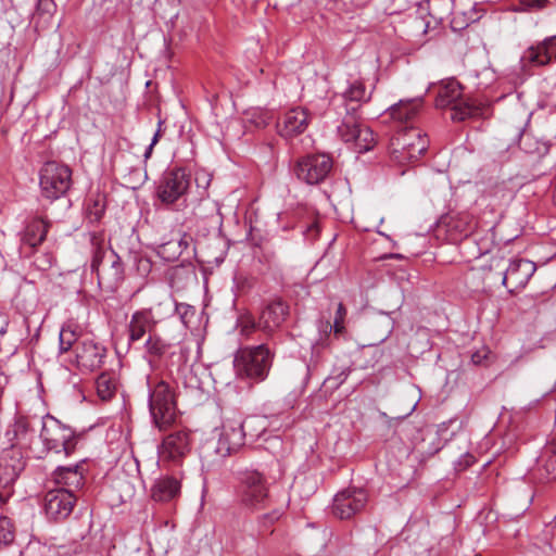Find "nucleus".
<instances>
[{"label":"nucleus","mask_w":556,"mask_h":556,"mask_svg":"<svg viewBox=\"0 0 556 556\" xmlns=\"http://www.w3.org/2000/svg\"><path fill=\"white\" fill-rule=\"evenodd\" d=\"M288 315L289 305L280 299L273 300L262 309L258 328L271 336L283 324Z\"/></svg>","instance_id":"412c9836"},{"label":"nucleus","mask_w":556,"mask_h":556,"mask_svg":"<svg viewBox=\"0 0 556 556\" xmlns=\"http://www.w3.org/2000/svg\"><path fill=\"white\" fill-rule=\"evenodd\" d=\"M22 552L18 547H14V551H13V556H21ZM0 556H7V552L3 551V552H0Z\"/></svg>","instance_id":"864d4df0"},{"label":"nucleus","mask_w":556,"mask_h":556,"mask_svg":"<svg viewBox=\"0 0 556 556\" xmlns=\"http://www.w3.org/2000/svg\"><path fill=\"white\" fill-rule=\"evenodd\" d=\"M329 349V336L324 333L312 345L311 358L307 363V371L316 370L325 361V354Z\"/></svg>","instance_id":"7c9ffc66"},{"label":"nucleus","mask_w":556,"mask_h":556,"mask_svg":"<svg viewBox=\"0 0 556 556\" xmlns=\"http://www.w3.org/2000/svg\"><path fill=\"white\" fill-rule=\"evenodd\" d=\"M50 222L42 217H31L26 222L24 230L21 232L20 253L29 257L35 250L46 240Z\"/></svg>","instance_id":"a211bd4d"},{"label":"nucleus","mask_w":556,"mask_h":556,"mask_svg":"<svg viewBox=\"0 0 556 556\" xmlns=\"http://www.w3.org/2000/svg\"><path fill=\"white\" fill-rule=\"evenodd\" d=\"M268 115L267 113H260L258 119L254 121L256 127H265L268 124Z\"/></svg>","instance_id":"603ef678"},{"label":"nucleus","mask_w":556,"mask_h":556,"mask_svg":"<svg viewBox=\"0 0 556 556\" xmlns=\"http://www.w3.org/2000/svg\"><path fill=\"white\" fill-rule=\"evenodd\" d=\"M553 198H554V202H555V204H556V186H555V190H554V195H553Z\"/></svg>","instance_id":"13d9d810"},{"label":"nucleus","mask_w":556,"mask_h":556,"mask_svg":"<svg viewBox=\"0 0 556 556\" xmlns=\"http://www.w3.org/2000/svg\"><path fill=\"white\" fill-rule=\"evenodd\" d=\"M72 186V169L55 161L46 162L39 170V187L43 198L54 201L67 193Z\"/></svg>","instance_id":"6e6552de"},{"label":"nucleus","mask_w":556,"mask_h":556,"mask_svg":"<svg viewBox=\"0 0 556 556\" xmlns=\"http://www.w3.org/2000/svg\"><path fill=\"white\" fill-rule=\"evenodd\" d=\"M148 406L153 424L160 430L170 427L177 417L173 387L163 379H148Z\"/></svg>","instance_id":"20e7f679"},{"label":"nucleus","mask_w":556,"mask_h":556,"mask_svg":"<svg viewBox=\"0 0 556 556\" xmlns=\"http://www.w3.org/2000/svg\"><path fill=\"white\" fill-rule=\"evenodd\" d=\"M473 228L472 216L466 212H457L441 217L438 231L439 233L444 232L450 242L457 243L462 239L467 238Z\"/></svg>","instance_id":"f3484780"},{"label":"nucleus","mask_w":556,"mask_h":556,"mask_svg":"<svg viewBox=\"0 0 556 556\" xmlns=\"http://www.w3.org/2000/svg\"><path fill=\"white\" fill-rule=\"evenodd\" d=\"M15 538V528L12 520L5 516H0V547L9 546Z\"/></svg>","instance_id":"e433bc0d"},{"label":"nucleus","mask_w":556,"mask_h":556,"mask_svg":"<svg viewBox=\"0 0 556 556\" xmlns=\"http://www.w3.org/2000/svg\"><path fill=\"white\" fill-rule=\"evenodd\" d=\"M98 395L102 400H110L116 391L115 380L105 372H102L96 381Z\"/></svg>","instance_id":"72a5a7b5"},{"label":"nucleus","mask_w":556,"mask_h":556,"mask_svg":"<svg viewBox=\"0 0 556 556\" xmlns=\"http://www.w3.org/2000/svg\"><path fill=\"white\" fill-rule=\"evenodd\" d=\"M91 270L96 273L99 286L106 290H115L124 280L122 260L113 250L96 249Z\"/></svg>","instance_id":"1a4fd4ad"},{"label":"nucleus","mask_w":556,"mask_h":556,"mask_svg":"<svg viewBox=\"0 0 556 556\" xmlns=\"http://www.w3.org/2000/svg\"><path fill=\"white\" fill-rule=\"evenodd\" d=\"M429 90L435 92V106L450 109L451 118L455 122H463L466 118L476 116L480 110L463 97L460 84L454 79L442 80L431 84Z\"/></svg>","instance_id":"39448f33"},{"label":"nucleus","mask_w":556,"mask_h":556,"mask_svg":"<svg viewBox=\"0 0 556 556\" xmlns=\"http://www.w3.org/2000/svg\"><path fill=\"white\" fill-rule=\"evenodd\" d=\"M523 59L534 65H546L556 59V35L544 39L534 47H530Z\"/></svg>","instance_id":"cd10ccee"},{"label":"nucleus","mask_w":556,"mask_h":556,"mask_svg":"<svg viewBox=\"0 0 556 556\" xmlns=\"http://www.w3.org/2000/svg\"><path fill=\"white\" fill-rule=\"evenodd\" d=\"M546 128L553 138H556V114L551 115L546 121Z\"/></svg>","instance_id":"09e8293b"},{"label":"nucleus","mask_w":556,"mask_h":556,"mask_svg":"<svg viewBox=\"0 0 556 556\" xmlns=\"http://www.w3.org/2000/svg\"><path fill=\"white\" fill-rule=\"evenodd\" d=\"M546 2H547V0H534L533 5L541 9V8L545 7Z\"/></svg>","instance_id":"5fc2aeb1"},{"label":"nucleus","mask_w":556,"mask_h":556,"mask_svg":"<svg viewBox=\"0 0 556 556\" xmlns=\"http://www.w3.org/2000/svg\"><path fill=\"white\" fill-rule=\"evenodd\" d=\"M282 516V511L278 508H275L273 509L269 513H266V514H263L258 517V523L267 529L269 528L271 525H274L276 521H278L280 519V517Z\"/></svg>","instance_id":"ea45409f"},{"label":"nucleus","mask_w":556,"mask_h":556,"mask_svg":"<svg viewBox=\"0 0 556 556\" xmlns=\"http://www.w3.org/2000/svg\"><path fill=\"white\" fill-rule=\"evenodd\" d=\"M56 5L53 0H38L37 2V13L46 14L48 16H52L55 12Z\"/></svg>","instance_id":"37998d69"},{"label":"nucleus","mask_w":556,"mask_h":556,"mask_svg":"<svg viewBox=\"0 0 556 556\" xmlns=\"http://www.w3.org/2000/svg\"><path fill=\"white\" fill-rule=\"evenodd\" d=\"M291 228H293V226H290V227L289 226H283L282 227L283 230H288V229H291Z\"/></svg>","instance_id":"bf43d9fd"},{"label":"nucleus","mask_w":556,"mask_h":556,"mask_svg":"<svg viewBox=\"0 0 556 556\" xmlns=\"http://www.w3.org/2000/svg\"><path fill=\"white\" fill-rule=\"evenodd\" d=\"M157 254L166 262H175L181 256V249L176 239H170L159 245Z\"/></svg>","instance_id":"c9c22d12"},{"label":"nucleus","mask_w":556,"mask_h":556,"mask_svg":"<svg viewBox=\"0 0 556 556\" xmlns=\"http://www.w3.org/2000/svg\"><path fill=\"white\" fill-rule=\"evenodd\" d=\"M79 438V433L56 418L47 416L42 419L40 439L47 451L70 456L75 452Z\"/></svg>","instance_id":"0eeeda50"},{"label":"nucleus","mask_w":556,"mask_h":556,"mask_svg":"<svg viewBox=\"0 0 556 556\" xmlns=\"http://www.w3.org/2000/svg\"><path fill=\"white\" fill-rule=\"evenodd\" d=\"M179 242L181 249V255L186 254L187 258H190L194 252L192 245L193 239L190 235L184 233L180 238L176 239Z\"/></svg>","instance_id":"a19ab883"},{"label":"nucleus","mask_w":556,"mask_h":556,"mask_svg":"<svg viewBox=\"0 0 556 556\" xmlns=\"http://www.w3.org/2000/svg\"><path fill=\"white\" fill-rule=\"evenodd\" d=\"M532 476L542 483L556 480V441L548 442L541 450Z\"/></svg>","instance_id":"5701e85b"},{"label":"nucleus","mask_w":556,"mask_h":556,"mask_svg":"<svg viewBox=\"0 0 556 556\" xmlns=\"http://www.w3.org/2000/svg\"><path fill=\"white\" fill-rule=\"evenodd\" d=\"M308 123L309 115L305 109H292L285 114L281 123H278V132L281 137L292 138L304 132Z\"/></svg>","instance_id":"393cba45"},{"label":"nucleus","mask_w":556,"mask_h":556,"mask_svg":"<svg viewBox=\"0 0 556 556\" xmlns=\"http://www.w3.org/2000/svg\"><path fill=\"white\" fill-rule=\"evenodd\" d=\"M190 182L191 177L185 168L167 169L162 175L156 188L159 200L166 205H174L180 201L185 203Z\"/></svg>","instance_id":"9d476101"},{"label":"nucleus","mask_w":556,"mask_h":556,"mask_svg":"<svg viewBox=\"0 0 556 556\" xmlns=\"http://www.w3.org/2000/svg\"><path fill=\"white\" fill-rule=\"evenodd\" d=\"M185 386L186 388H190L192 390H201V381L193 375L192 370H190L189 375L185 377Z\"/></svg>","instance_id":"a18cd8bd"},{"label":"nucleus","mask_w":556,"mask_h":556,"mask_svg":"<svg viewBox=\"0 0 556 556\" xmlns=\"http://www.w3.org/2000/svg\"><path fill=\"white\" fill-rule=\"evenodd\" d=\"M25 463L20 453L16 456H10L5 453L0 458V503H5L12 495V486L20 473L23 471Z\"/></svg>","instance_id":"aec40b11"},{"label":"nucleus","mask_w":556,"mask_h":556,"mask_svg":"<svg viewBox=\"0 0 556 556\" xmlns=\"http://www.w3.org/2000/svg\"><path fill=\"white\" fill-rule=\"evenodd\" d=\"M172 344L163 340L159 334L151 333L144 342L146 352L154 357H162L169 349Z\"/></svg>","instance_id":"473e14b6"},{"label":"nucleus","mask_w":556,"mask_h":556,"mask_svg":"<svg viewBox=\"0 0 556 556\" xmlns=\"http://www.w3.org/2000/svg\"><path fill=\"white\" fill-rule=\"evenodd\" d=\"M535 270L536 266L531 261L513 260L503 273L502 283L509 293H515L526 287Z\"/></svg>","instance_id":"6ab92c4d"},{"label":"nucleus","mask_w":556,"mask_h":556,"mask_svg":"<svg viewBox=\"0 0 556 556\" xmlns=\"http://www.w3.org/2000/svg\"><path fill=\"white\" fill-rule=\"evenodd\" d=\"M475 460L476 458L473 455L465 453L455 462V469L457 471H464L468 467H470L475 463Z\"/></svg>","instance_id":"c03bdc74"},{"label":"nucleus","mask_w":556,"mask_h":556,"mask_svg":"<svg viewBox=\"0 0 556 556\" xmlns=\"http://www.w3.org/2000/svg\"><path fill=\"white\" fill-rule=\"evenodd\" d=\"M156 320L152 315L151 309L143 308L136 311L127 325L128 343L129 345L140 341L148 333L149 336L154 332Z\"/></svg>","instance_id":"b1692460"},{"label":"nucleus","mask_w":556,"mask_h":556,"mask_svg":"<svg viewBox=\"0 0 556 556\" xmlns=\"http://www.w3.org/2000/svg\"><path fill=\"white\" fill-rule=\"evenodd\" d=\"M254 422V419H247L243 422L239 419H226L222 425V430L216 444V453L220 457L230 456L238 452L244 445V428Z\"/></svg>","instance_id":"ddd939ff"},{"label":"nucleus","mask_w":556,"mask_h":556,"mask_svg":"<svg viewBox=\"0 0 556 556\" xmlns=\"http://www.w3.org/2000/svg\"><path fill=\"white\" fill-rule=\"evenodd\" d=\"M528 122H529V121L527 119V121L523 123V126H521V127H517V137H518V138H521V136H522V134H523V129H525V127L527 126Z\"/></svg>","instance_id":"6e6d98bb"},{"label":"nucleus","mask_w":556,"mask_h":556,"mask_svg":"<svg viewBox=\"0 0 556 556\" xmlns=\"http://www.w3.org/2000/svg\"><path fill=\"white\" fill-rule=\"evenodd\" d=\"M108 350L92 339H83L75 349L70 363L81 372H92L100 369L106 358Z\"/></svg>","instance_id":"f8f14e48"},{"label":"nucleus","mask_w":556,"mask_h":556,"mask_svg":"<svg viewBox=\"0 0 556 556\" xmlns=\"http://www.w3.org/2000/svg\"><path fill=\"white\" fill-rule=\"evenodd\" d=\"M180 493V481L174 477H161L151 486V498L155 502H169Z\"/></svg>","instance_id":"c85d7f7f"},{"label":"nucleus","mask_w":556,"mask_h":556,"mask_svg":"<svg viewBox=\"0 0 556 556\" xmlns=\"http://www.w3.org/2000/svg\"><path fill=\"white\" fill-rule=\"evenodd\" d=\"M134 264H136L137 270L141 276H147L151 271L152 263L147 257L135 255Z\"/></svg>","instance_id":"79ce46f5"},{"label":"nucleus","mask_w":556,"mask_h":556,"mask_svg":"<svg viewBox=\"0 0 556 556\" xmlns=\"http://www.w3.org/2000/svg\"><path fill=\"white\" fill-rule=\"evenodd\" d=\"M422 98L400 100L389 109V115L393 121L399 123V129L405 126H413L422 108Z\"/></svg>","instance_id":"a878e982"},{"label":"nucleus","mask_w":556,"mask_h":556,"mask_svg":"<svg viewBox=\"0 0 556 556\" xmlns=\"http://www.w3.org/2000/svg\"><path fill=\"white\" fill-rule=\"evenodd\" d=\"M429 141L420 129L405 126L390 140L391 157L399 164L416 162L428 149Z\"/></svg>","instance_id":"423d86ee"},{"label":"nucleus","mask_w":556,"mask_h":556,"mask_svg":"<svg viewBox=\"0 0 556 556\" xmlns=\"http://www.w3.org/2000/svg\"><path fill=\"white\" fill-rule=\"evenodd\" d=\"M85 460L71 466H59L51 473L55 484L76 493L85 484Z\"/></svg>","instance_id":"4be33fe9"},{"label":"nucleus","mask_w":556,"mask_h":556,"mask_svg":"<svg viewBox=\"0 0 556 556\" xmlns=\"http://www.w3.org/2000/svg\"><path fill=\"white\" fill-rule=\"evenodd\" d=\"M76 501V495L64 488L48 491L45 495V513L50 520H64L72 514Z\"/></svg>","instance_id":"dca6fc26"},{"label":"nucleus","mask_w":556,"mask_h":556,"mask_svg":"<svg viewBox=\"0 0 556 556\" xmlns=\"http://www.w3.org/2000/svg\"><path fill=\"white\" fill-rule=\"evenodd\" d=\"M161 125H162V122L160 121V122H159V129H157V130H156V132L154 134V136H153V138H152V140H151V143L148 146V148H147V149H146V151H144L143 156H144V159H146V160H148V159L151 156L152 151H153V147H154V146L159 142V140H160V137H161V129H160V127H161Z\"/></svg>","instance_id":"49530a36"},{"label":"nucleus","mask_w":556,"mask_h":556,"mask_svg":"<svg viewBox=\"0 0 556 556\" xmlns=\"http://www.w3.org/2000/svg\"><path fill=\"white\" fill-rule=\"evenodd\" d=\"M203 178L205 179L206 186L210 184V179L204 175Z\"/></svg>","instance_id":"4d7b16f0"},{"label":"nucleus","mask_w":556,"mask_h":556,"mask_svg":"<svg viewBox=\"0 0 556 556\" xmlns=\"http://www.w3.org/2000/svg\"><path fill=\"white\" fill-rule=\"evenodd\" d=\"M554 521L556 522V515H555Z\"/></svg>","instance_id":"052dcab7"},{"label":"nucleus","mask_w":556,"mask_h":556,"mask_svg":"<svg viewBox=\"0 0 556 556\" xmlns=\"http://www.w3.org/2000/svg\"><path fill=\"white\" fill-rule=\"evenodd\" d=\"M106 208L105 198L103 195H97L94 199H90L86 213L87 217L91 223H98L104 215Z\"/></svg>","instance_id":"f704fd0d"},{"label":"nucleus","mask_w":556,"mask_h":556,"mask_svg":"<svg viewBox=\"0 0 556 556\" xmlns=\"http://www.w3.org/2000/svg\"><path fill=\"white\" fill-rule=\"evenodd\" d=\"M176 311L178 312V314L180 315V318H181V321L184 323V325L186 326L188 320H187V316L188 314H192L193 313V309L191 306L189 305H186V304H176Z\"/></svg>","instance_id":"de8ad7c7"},{"label":"nucleus","mask_w":556,"mask_h":556,"mask_svg":"<svg viewBox=\"0 0 556 556\" xmlns=\"http://www.w3.org/2000/svg\"><path fill=\"white\" fill-rule=\"evenodd\" d=\"M367 501L368 495L364 489L348 488L334 495L331 511L341 520L350 519L365 508Z\"/></svg>","instance_id":"2eb2a0df"},{"label":"nucleus","mask_w":556,"mask_h":556,"mask_svg":"<svg viewBox=\"0 0 556 556\" xmlns=\"http://www.w3.org/2000/svg\"><path fill=\"white\" fill-rule=\"evenodd\" d=\"M302 233L308 241H314L317 239L319 235V225L317 219H313L312 222L301 225Z\"/></svg>","instance_id":"58836bf2"},{"label":"nucleus","mask_w":556,"mask_h":556,"mask_svg":"<svg viewBox=\"0 0 556 556\" xmlns=\"http://www.w3.org/2000/svg\"><path fill=\"white\" fill-rule=\"evenodd\" d=\"M256 328V325L254 323L253 319H249L247 323H244V325L242 326V333L243 334H249L250 332H252L254 329ZM257 328H258V325H257Z\"/></svg>","instance_id":"8fccbe9b"},{"label":"nucleus","mask_w":556,"mask_h":556,"mask_svg":"<svg viewBox=\"0 0 556 556\" xmlns=\"http://www.w3.org/2000/svg\"><path fill=\"white\" fill-rule=\"evenodd\" d=\"M191 451V433L188 430H175L165 435L159 445V457L163 463L181 465Z\"/></svg>","instance_id":"4468645a"},{"label":"nucleus","mask_w":556,"mask_h":556,"mask_svg":"<svg viewBox=\"0 0 556 556\" xmlns=\"http://www.w3.org/2000/svg\"><path fill=\"white\" fill-rule=\"evenodd\" d=\"M369 99L370 93L366 92L364 83L355 79L331 101V105L341 118L337 126V135L344 143L351 144L357 153H365L376 144L374 131L358 115L359 108Z\"/></svg>","instance_id":"f257e3e1"},{"label":"nucleus","mask_w":556,"mask_h":556,"mask_svg":"<svg viewBox=\"0 0 556 556\" xmlns=\"http://www.w3.org/2000/svg\"><path fill=\"white\" fill-rule=\"evenodd\" d=\"M236 480V501L243 510L256 513L270 506V481L264 471L245 468L237 472Z\"/></svg>","instance_id":"f03ea898"},{"label":"nucleus","mask_w":556,"mask_h":556,"mask_svg":"<svg viewBox=\"0 0 556 556\" xmlns=\"http://www.w3.org/2000/svg\"><path fill=\"white\" fill-rule=\"evenodd\" d=\"M9 326L8 316L0 313V336H3L7 332Z\"/></svg>","instance_id":"3c124183"},{"label":"nucleus","mask_w":556,"mask_h":556,"mask_svg":"<svg viewBox=\"0 0 556 556\" xmlns=\"http://www.w3.org/2000/svg\"><path fill=\"white\" fill-rule=\"evenodd\" d=\"M79 327L74 323H66L62 326L59 334V354L74 353L76 344L81 341L79 339Z\"/></svg>","instance_id":"c756f323"},{"label":"nucleus","mask_w":556,"mask_h":556,"mask_svg":"<svg viewBox=\"0 0 556 556\" xmlns=\"http://www.w3.org/2000/svg\"><path fill=\"white\" fill-rule=\"evenodd\" d=\"M348 311L343 303H339L333 324L331 325L329 321L320 320L318 325V329H324V332L329 336L331 331L334 332L336 336H340L344 332V321L346 317Z\"/></svg>","instance_id":"2f4dec72"},{"label":"nucleus","mask_w":556,"mask_h":556,"mask_svg":"<svg viewBox=\"0 0 556 556\" xmlns=\"http://www.w3.org/2000/svg\"><path fill=\"white\" fill-rule=\"evenodd\" d=\"M273 359L274 353L266 344L241 348L233 357L236 376L251 383L262 382L269 374Z\"/></svg>","instance_id":"7ed1b4c3"},{"label":"nucleus","mask_w":556,"mask_h":556,"mask_svg":"<svg viewBox=\"0 0 556 556\" xmlns=\"http://www.w3.org/2000/svg\"><path fill=\"white\" fill-rule=\"evenodd\" d=\"M349 374V368H343L338 372L333 370L332 374L325 379L324 384L330 389H338L346 380Z\"/></svg>","instance_id":"4c0bfd02"},{"label":"nucleus","mask_w":556,"mask_h":556,"mask_svg":"<svg viewBox=\"0 0 556 556\" xmlns=\"http://www.w3.org/2000/svg\"><path fill=\"white\" fill-rule=\"evenodd\" d=\"M8 441L12 447H29L35 437V430L30 426V421L25 416H18L5 432Z\"/></svg>","instance_id":"bb28decb"},{"label":"nucleus","mask_w":556,"mask_h":556,"mask_svg":"<svg viewBox=\"0 0 556 556\" xmlns=\"http://www.w3.org/2000/svg\"><path fill=\"white\" fill-rule=\"evenodd\" d=\"M333 168L329 154L315 153L300 157L293 167L296 178L307 185H318L326 180Z\"/></svg>","instance_id":"9b49d317"}]
</instances>
